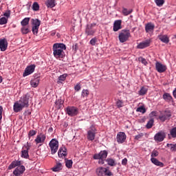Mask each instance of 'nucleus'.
Instances as JSON below:
<instances>
[{
    "instance_id": "obj_1",
    "label": "nucleus",
    "mask_w": 176,
    "mask_h": 176,
    "mask_svg": "<svg viewBox=\"0 0 176 176\" xmlns=\"http://www.w3.org/2000/svg\"><path fill=\"white\" fill-rule=\"evenodd\" d=\"M29 105V98L25 95L22 96L19 100L14 103L13 111L17 113L18 112L23 111L24 108H28Z\"/></svg>"
},
{
    "instance_id": "obj_2",
    "label": "nucleus",
    "mask_w": 176,
    "mask_h": 176,
    "mask_svg": "<svg viewBox=\"0 0 176 176\" xmlns=\"http://www.w3.org/2000/svg\"><path fill=\"white\" fill-rule=\"evenodd\" d=\"M53 54L56 58H63L65 56L64 50L67 47L63 43H55L53 45Z\"/></svg>"
},
{
    "instance_id": "obj_3",
    "label": "nucleus",
    "mask_w": 176,
    "mask_h": 176,
    "mask_svg": "<svg viewBox=\"0 0 176 176\" xmlns=\"http://www.w3.org/2000/svg\"><path fill=\"white\" fill-rule=\"evenodd\" d=\"M131 36V34L130 33V30H122L119 34L118 39L121 43H124V42L129 41V38Z\"/></svg>"
},
{
    "instance_id": "obj_4",
    "label": "nucleus",
    "mask_w": 176,
    "mask_h": 176,
    "mask_svg": "<svg viewBox=\"0 0 176 176\" xmlns=\"http://www.w3.org/2000/svg\"><path fill=\"white\" fill-rule=\"evenodd\" d=\"M96 175L98 176H111L112 172L105 167H98L96 170Z\"/></svg>"
},
{
    "instance_id": "obj_5",
    "label": "nucleus",
    "mask_w": 176,
    "mask_h": 176,
    "mask_svg": "<svg viewBox=\"0 0 176 176\" xmlns=\"http://www.w3.org/2000/svg\"><path fill=\"white\" fill-rule=\"evenodd\" d=\"M41 25V21L38 19H32V31L34 35H38L39 27Z\"/></svg>"
},
{
    "instance_id": "obj_6",
    "label": "nucleus",
    "mask_w": 176,
    "mask_h": 176,
    "mask_svg": "<svg viewBox=\"0 0 176 176\" xmlns=\"http://www.w3.org/2000/svg\"><path fill=\"white\" fill-rule=\"evenodd\" d=\"M49 145L52 155H55L57 153V151H58V141L56 139H52L50 142Z\"/></svg>"
},
{
    "instance_id": "obj_7",
    "label": "nucleus",
    "mask_w": 176,
    "mask_h": 176,
    "mask_svg": "<svg viewBox=\"0 0 176 176\" xmlns=\"http://www.w3.org/2000/svg\"><path fill=\"white\" fill-rule=\"evenodd\" d=\"M97 134V129L94 126H91L87 131V138L89 141H94Z\"/></svg>"
},
{
    "instance_id": "obj_8",
    "label": "nucleus",
    "mask_w": 176,
    "mask_h": 176,
    "mask_svg": "<svg viewBox=\"0 0 176 176\" xmlns=\"http://www.w3.org/2000/svg\"><path fill=\"white\" fill-rule=\"evenodd\" d=\"M66 113L69 116H76L79 113V109L75 107H68L66 108Z\"/></svg>"
},
{
    "instance_id": "obj_9",
    "label": "nucleus",
    "mask_w": 176,
    "mask_h": 176,
    "mask_svg": "<svg viewBox=\"0 0 176 176\" xmlns=\"http://www.w3.org/2000/svg\"><path fill=\"white\" fill-rule=\"evenodd\" d=\"M30 148L31 144L29 143H27L26 145L23 147V150L21 151V157H23V159H28V157H30L28 151H30Z\"/></svg>"
},
{
    "instance_id": "obj_10",
    "label": "nucleus",
    "mask_w": 176,
    "mask_h": 176,
    "mask_svg": "<svg viewBox=\"0 0 176 176\" xmlns=\"http://www.w3.org/2000/svg\"><path fill=\"white\" fill-rule=\"evenodd\" d=\"M35 67H36L35 65L28 66L23 74V76L25 78V76H28V75H31V74H34V72L35 71Z\"/></svg>"
},
{
    "instance_id": "obj_11",
    "label": "nucleus",
    "mask_w": 176,
    "mask_h": 176,
    "mask_svg": "<svg viewBox=\"0 0 176 176\" xmlns=\"http://www.w3.org/2000/svg\"><path fill=\"white\" fill-rule=\"evenodd\" d=\"M25 171V167L24 166H21L16 167V168L13 171V174L15 176H21L24 174Z\"/></svg>"
},
{
    "instance_id": "obj_12",
    "label": "nucleus",
    "mask_w": 176,
    "mask_h": 176,
    "mask_svg": "<svg viewBox=\"0 0 176 176\" xmlns=\"http://www.w3.org/2000/svg\"><path fill=\"white\" fill-rule=\"evenodd\" d=\"M126 133L124 132H119L116 137L117 142H118V144H123V142L126 141Z\"/></svg>"
},
{
    "instance_id": "obj_13",
    "label": "nucleus",
    "mask_w": 176,
    "mask_h": 176,
    "mask_svg": "<svg viewBox=\"0 0 176 176\" xmlns=\"http://www.w3.org/2000/svg\"><path fill=\"white\" fill-rule=\"evenodd\" d=\"M155 68H156L157 72H160V74H162L163 72H165V71L167 69V66L162 64L160 62H156Z\"/></svg>"
},
{
    "instance_id": "obj_14",
    "label": "nucleus",
    "mask_w": 176,
    "mask_h": 176,
    "mask_svg": "<svg viewBox=\"0 0 176 176\" xmlns=\"http://www.w3.org/2000/svg\"><path fill=\"white\" fill-rule=\"evenodd\" d=\"M164 138H166V133L163 131L156 133L154 137V140L157 141V142H162Z\"/></svg>"
},
{
    "instance_id": "obj_15",
    "label": "nucleus",
    "mask_w": 176,
    "mask_h": 176,
    "mask_svg": "<svg viewBox=\"0 0 176 176\" xmlns=\"http://www.w3.org/2000/svg\"><path fill=\"white\" fill-rule=\"evenodd\" d=\"M45 140H46V135L40 133L36 136L34 142H36V145H38V144H43V142H45Z\"/></svg>"
},
{
    "instance_id": "obj_16",
    "label": "nucleus",
    "mask_w": 176,
    "mask_h": 176,
    "mask_svg": "<svg viewBox=\"0 0 176 176\" xmlns=\"http://www.w3.org/2000/svg\"><path fill=\"white\" fill-rule=\"evenodd\" d=\"M168 118H171V112L170 111H165L164 113L159 116V119L161 122H165Z\"/></svg>"
},
{
    "instance_id": "obj_17",
    "label": "nucleus",
    "mask_w": 176,
    "mask_h": 176,
    "mask_svg": "<svg viewBox=\"0 0 176 176\" xmlns=\"http://www.w3.org/2000/svg\"><path fill=\"white\" fill-rule=\"evenodd\" d=\"M107 156H108V152L107 151H102L99 153L95 154L94 159H107Z\"/></svg>"
},
{
    "instance_id": "obj_18",
    "label": "nucleus",
    "mask_w": 176,
    "mask_h": 176,
    "mask_svg": "<svg viewBox=\"0 0 176 176\" xmlns=\"http://www.w3.org/2000/svg\"><path fill=\"white\" fill-rule=\"evenodd\" d=\"M67 155H68L67 148H65V146L60 147L58 151V157H65Z\"/></svg>"
},
{
    "instance_id": "obj_19",
    "label": "nucleus",
    "mask_w": 176,
    "mask_h": 176,
    "mask_svg": "<svg viewBox=\"0 0 176 176\" xmlns=\"http://www.w3.org/2000/svg\"><path fill=\"white\" fill-rule=\"evenodd\" d=\"M149 46H151V40H146L139 43L137 47L138 49H145V47H149Z\"/></svg>"
},
{
    "instance_id": "obj_20",
    "label": "nucleus",
    "mask_w": 176,
    "mask_h": 176,
    "mask_svg": "<svg viewBox=\"0 0 176 176\" xmlns=\"http://www.w3.org/2000/svg\"><path fill=\"white\" fill-rule=\"evenodd\" d=\"M8 49V41L6 39H0V50L1 52H5Z\"/></svg>"
},
{
    "instance_id": "obj_21",
    "label": "nucleus",
    "mask_w": 176,
    "mask_h": 176,
    "mask_svg": "<svg viewBox=\"0 0 176 176\" xmlns=\"http://www.w3.org/2000/svg\"><path fill=\"white\" fill-rule=\"evenodd\" d=\"M119 30H122V21L121 20L116 21L113 24V31L115 32H116L117 31H119Z\"/></svg>"
},
{
    "instance_id": "obj_22",
    "label": "nucleus",
    "mask_w": 176,
    "mask_h": 176,
    "mask_svg": "<svg viewBox=\"0 0 176 176\" xmlns=\"http://www.w3.org/2000/svg\"><path fill=\"white\" fill-rule=\"evenodd\" d=\"M21 166V161L15 160L12 162L8 166V170H12V168H14L15 167Z\"/></svg>"
},
{
    "instance_id": "obj_23",
    "label": "nucleus",
    "mask_w": 176,
    "mask_h": 176,
    "mask_svg": "<svg viewBox=\"0 0 176 176\" xmlns=\"http://www.w3.org/2000/svg\"><path fill=\"white\" fill-rule=\"evenodd\" d=\"M94 25H96V24H91V25L87 26V28L85 30V34H87V35H94V32H96V31H94V30L91 29V27H93Z\"/></svg>"
},
{
    "instance_id": "obj_24",
    "label": "nucleus",
    "mask_w": 176,
    "mask_h": 176,
    "mask_svg": "<svg viewBox=\"0 0 176 176\" xmlns=\"http://www.w3.org/2000/svg\"><path fill=\"white\" fill-rule=\"evenodd\" d=\"M39 78H33L30 80V86H32V87H38V86L39 85Z\"/></svg>"
},
{
    "instance_id": "obj_25",
    "label": "nucleus",
    "mask_w": 176,
    "mask_h": 176,
    "mask_svg": "<svg viewBox=\"0 0 176 176\" xmlns=\"http://www.w3.org/2000/svg\"><path fill=\"white\" fill-rule=\"evenodd\" d=\"M151 163L155 164V166H158L159 167H164V164L158 161V160L155 157H151Z\"/></svg>"
},
{
    "instance_id": "obj_26",
    "label": "nucleus",
    "mask_w": 176,
    "mask_h": 176,
    "mask_svg": "<svg viewBox=\"0 0 176 176\" xmlns=\"http://www.w3.org/2000/svg\"><path fill=\"white\" fill-rule=\"evenodd\" d=\"M146 32H152L155 30V25L149 23L145 26Z\"/></svg>"
},
{
    "instance_id": "obj_27",
    "label": "nucleus",
    "mask_w": 176,
    "mask_h": 176,
    "mask_svg": "<svg viewBox=\"0 0 176 176\" xmlns=\"http://www.w3.org/2000/svg\"><path fill=\"white\" fill-rule=\"evenodd\" d=\"M158 38L160 40L161 42L163 43H168L170 40L168 39V36L167 35L160 34L158 35Z\"/></svg>"
},
{
    "instance_id": "obj_28",
    "label": "nucleus",
    "mask_w": 176,
    "mask_h": 176,
    "mask_svg": "<svg viewBox=\"0 0 176 176\" xmlns=\"http://www.w3.org/2000/svg\"><path fill=\"white\" fill-rule=\"evenodd\" d=\"M63 164L60 162H58L56 164V165L52 168V171H54L55 173H57L58 171H60L62 170Z\"/></svg>"
},
{
    "instance_id": "obj_29",
    "label": "nucleus",
    "mask_w": 176,
    "mask_h": 176,
    "mask_svg": "<svg viewBox=\"0 0 176 176\" xmlns=\"http://www.w3.org/2000/svg\"><path fill=\"white\" fill-rule=\"evenodd\" d=\"M64 104V100H61V99H58L56 102H55V104L56 107L57 109H60V108H63V104Z\"/></svg>"
},
{
    "instance_id": "obj_30",
    "label": "nucleus",
    "mask_w": 176,
    "mask_h": 176,
    "mask_svg": "<svg viewBox=\"0 0 176 176\" xmlns=\"http://www.w3.org/2000/svg\"><path fill=\"white\" fill-rule=\"evenodd\" d=\"M106 162L109 166H116V162L112 158H107Z\"/></svg>"
},
{
    "instance_id": "obj_31",
    "label": "nucleus",
    "mask_w": 176,
    "mask_h": 176,
    "mask_svg": "<svg viewBox=\"0 0 176 176\" xmlns=\"http://www.w3.org/2000/svg\"><path fill=\"white\" fill-rule=\"evenodd\" d=\"M46 5L47 8H54L56 6V0H47Z\"/></svg>"
},
{
    "instance_id": "obj_32",
    "label": "nucleus",
    "mask_w": 176,
    "mask_h": 176,
    "mask_svg": "<svg viewBox=\"0 0 176 176\" xmlns=\"http://www.w3.org/2000/svg\"><path fill=\"white\" fill-rule=\"evenodd\" d=\"M21 24L22 27H27V25H28V24H30V18L26 17L24 19H23L21 22Z\"/></svg>"
},
{
    "instance_id": "obj_33",
    "label": "nucleus",
    "mask_w": 176,
    "mask_h": 176,
    "mask_svg": "<svg viewBox=\"0 0 176 176\" xmlns=\"http://www.w3.org/2000/svg\"><path fill=\"white\" fill-rule=\"evenodd\" d=\"M21 33L23 35H25L30 32V27L28 26H22L21 29Z\"/></svg>"
},
{
    "instance_id": "obj_34",
    "label": "nucleus",
    "mask_w": 176,
    "mask_h": 176,
    "mask_svg": "<svg viewBox=\"0 0 176 176\" xmlns=\"http://www.w3.org/2000/svg\"><path fill=\"white\" fill-rule=\"evenodd\" d=\"M163 98L164 100H165V101H168V102H170V101H173V97L171 96V95H170V94H164L163 96Z\"/></svg>"
},
{
    "instance_id": "obj_35",
    "label": "nucleus",
    "mask_w": 176,
    "mask_h": 176,
    "mask_svg": "<svg viewBox=\"0 0 176 176\" xmlns=\"http://www.w3.org/2000/svg\"><path fill=\"white\" fill-rule=\"evenodd\" d=\"M66 78H67V74L60 75L58 78L57 83L58 85H60V83H63V82H64V80H65Z\"/></svg>"
},
{
    "instance_id": "obj_36",
    "label": "nucleus",
    "mask_w": 176,
    "mask_h": 176,
    "mask_svg": "<svg viewBox=\"0 0 176 176\" xmlns=\"http://www.w3.org/2000/svg\"><path fill=\"white\" fill-rule=\"evenodd\" d=\"M148 93V89L142 87L138 92L139 96H145Z\"/></svg>"
},
{
    "instance_id": "obj_37",
    "label": "nucleus",
    "mask_w": 176,
    "mask_h": 176,
    "mask_svg": "<svg viewBox=\"0 0 176 176\" xmlns=\"http://www.w3.org/2000/svg\"><path fill=\"white\" fill-rule=\"evenodd\" d=\"M133 13V9L127 10L126 8L122 9V14L124 16H129V14H131Z\"/></svg>"
},
{
    "instance_id": "obj_38",
    "label": "nucleus",
    "mask_w": 176,
    "mask_h": 176,
    "mask_svg": "<svg viewBox=\"0 0 176 176\" xmlns=\"http://www.w3.org/2000/svg\"><path fill=\"white\" fill-rule=\"evenodd\" d=\"M168 148H170V150L171 152H176V144H167Z\"/></svg>"
},
{
    "instance_id": "obj_39",
    "label": "nucleus",
    "mask_w": 176,
    "mask_h": 176,
    "mask_svg": "<svg viewBox=\"0 0 176 176\" xmlns=\"http://www.w3.org/2000/svg\"><path fill=\"white\" fill-rule=\"evenodd\" d=\"M32 8L34 12H38V10H39V4L38 2H34Z\"/></svg>"
},
{
    "instance_id": "obj_40",
    "label": "nucleus",
    "mask_w": 176,
    "mask_h": 176,
    "mask_svg": "<svg viewBox=\"0 0 176 176\" xmlns=\"http://www.w3.org/2000/svg\"><path fill=\"white\" fill-rule=\"evenodd\" d=\"M153 119L150 120L146 125V129H152V126H153Z\"/></svg>"
},
{
    "instance_id": "obj_41",
    "label": "nucleus",
    "mask_w": 176,
    "mask_h": 176,
    "mask_svg": "<svg viewBox=\"0 0 176 176\" xmlns=\"http://www.w3.org/2000/svg\"><path fill=\"white\" fill-rule=\"evenodd\" d=\"M157 6L161 7L162 5H164V0H154Z\"/></svg>"
},
{
    "instance_id": "obj_42",
    "label": "nucleus",
    "mask_w": 176,
    "mask_h": 176,
    "mask_svg": "<svg viewBox=\"0 0 176 176\" xmlns=\"http://www.w3.org/2000/svg\"><path fill=\"white\" fill-rule=\"evenodd\" d=\"M65 166L66 167H67V168H71V167H72V160H66Z\"/></svg>"
},
{
    "instance_id": "obj_43",
    "label": "nucleus",
    "mask_w": 176,
    "mask_h": 176,
    "mask_svg": "<svg viewBox=\"0 0 176 176\" xmlns=\"http://www.w3.org/2000/svg\"><path fill=\"white\" fill-rule=\"evenodd\" d=\"M6 23H8V19H6V17H1L0 19V25H3V24H6Z\"/></svg>"
},
{
    "instance_id": "obj_44",
    "label": "nucleus",
    "mask_w": 176,
    "mask_h": 176,
    "mask_svg": "<svg viewBox=\"0 0 176 176\" xmlns=\"http://www.w3.org/2000/svg\"><path fill=\"white\" fill-rule=\"evenodd\" d=\"M136 111H137V112H140L141 113H145V112H146V110H145V107H138L136 109Z\"/></svg>"
},
{
    "instance_id": "obj_45",
    "label": "nucleus",
    "mask_w": 176,
    "mask_h": 176,
    "mask_svg": "<svg viewBox=\"0 0 176 176\" xmlns=\"http://www.w3.org/2000/svg\"><path fill=\"white\" fill-rule=\"evenodd\" d=\"M170 133V135H172L173 138H176V127L172 129Z\"/></svg>"
},
{
    "instance_id": "obj_46",
    "label": "nucleus",
    "mask_w": 176,
    "mask_h": 176,
    "mask_svg": "<svg viewBox=\"0 0 176 176\" xmlns=\"http://www.w3.org/2000/svg\"><path fill=\"white\" fill-rule=\"evenodd\" d=\"M116 105H117L118 108H122V107H123V106H124V104H123V100H118L116 102Z\"/></svg>"
},
{
    "instance_id": "obj_47",
    "label": "nucleus",
    "mask_w": 176,
    "mask_h": 176,
    "mask_svg": "<svg viewBox=\"0 0 176 176\" xmlns=\"http://www.w3.org/2000/svg\"><path fill=\"white\" fill-rule=\"evenodd\" d=\"M138 60L142 64H144V65H146V64H148L146 59H145L144 58L140 57Z\"/></svg>"
},
{
    "instance_id": "obj_48",
    "label": "nucleus",
    "mask_w": 176,
    "mask_h": 176,
    "mask_svg": "<svg viewBox=\"0 0 176 176\" xmlns=\"http://www.w3.org/2000/svg\"><path fill=\"white\" fill-rule=\"evenodd\" d=\"M89 96V90L83 89L82 91V97H87Z\"/></svg>"
},
{
    "instance_id": "obj_49",
    "label": "nucleus",
    "mask_w": 176,
    "mask_h": 176,
    "mask_svg": "<svg viewBox=\"0 0 176 176\" xmlns=\"http://www.w3.org/2000/svg\"><path fill=\"white\" fill-rule=\"evenodd\" d=\"M151 157H157V156H159V152L157 151H153L151 155Z\"/></svg>"
},
{
    "instance_id": "obj_50",
    "label": "nucleus",
    "mask_w": 176,
    "mask_h": 176,
    "mask_svg": "<svg viewBox=\"0 0 176 176\" xmlns=\"http://www.w3.org/2000/svg\"><path fill=\"white\" fill-rule=\"evenodd\" d=\"M36 134V131L34 130H31L28 133V137H34Z\"/></svg>"
},
{
    "instance_id": "obj_51",
    "label": "nucleus",
    "mask_w": 176,
    "mask_h": 176,
    "mask_svg": "<svg viewBox=\"0 0 176 176\" xmlns=\"http://www.w3.org/2000/svg\"><path fill=\"white\" fill-rule=\"evenodd\" d=\"M82 89V87L80 85V83H78L75 87H74V90L75 91H79Z\"/></svg>"
},
{
    "instance_id": "obj_52",
    "label": "nucleus",
    "mask_w": 176,
    "mask_h": 176,
    "mask_svg": "<svg viewBox=\"0 0 176 176\" xmlns=\"http://www.w3.org/2000/svg\"><path fill=\"white\" fill-rule=\"evenodd\" d=\"M96 42H97V38H92V39L90 41V44H91L92 46H95Z\"/></svg>"
},
{
    "instance_id": "obj_53",
    "label": "nucleus",
    "mask_w": 176,
    "mask_h": 176,
    "mask_svg": "<svg viewBox=\"0 0 176 176\" xmlns=\"http://www.w3.org/2000/svg\"><path fill=\"white\" fill-rule=\"evenodd\" d=\"M157 116V113L156 111H152L150 113V117L151 118H153V117Z\"/></svg>"
},
{
    "instance_id": "obj_54",
    "label": "nucleus",
    "mask_w": 176,
    "mask_h": 176,
    "mask_svg": "<svg viewBox=\"0 0 176 176\" xmlns=\"http://www.w3.org/2000/svg\"><path fill=\"white\" fill-rule=\"evenodd\" d=\"M143 135H144L142 133H140L139 135L135 136V140H140V138H142Z\"/></svg>"
},
{
    "instance_id": "obj_55",
    "label": "nucleus",
    "mask_w": 176,
    "mask_h": 176,
    "mask_svg": "<svg viewBox=\"0 0 176 176\" xmlns=\"http://www.w3.org/2000/svg\"><path fill=\"white\" fill-rule=\"evenodd\" d=\"M98 164H104V160H105V159L104 158H98Z\"/></svg>"
},
{
    "instance_id": "obj_56",
    "label": "nucleus",
    "mask_w": 176,
    "mask_h": 176,
    "mask_svg": "<svg viewBox=\"0 0 176 176\" xmlns=\"http://www.w3.org/2000/svg\"><path fill=\"white\" fill-rule=\"evenodd\" d=\"M122 164H123L124 166H126V164H127V159H124L122 161Z\"/></svg>"
},
{
    "instance_id": "obj_57",
    "label": "nucleus",
    "mask_w": 176,
    "mask_h": 176,
    "mask_svg": "<svg viewBox=\"0 0 176 176\" xmlns=\"http://www.w3.org/2000/svg\"><path fill=\"white\" fill-rule=\"evenodd\" d=\"M3 108H2L1 106H0V120H1L2 119V111H3Z\"/></svg>"
},
{
    "instance_id": "obj_58",
    "label": "nucleus",
    "mask_w": 176,
    "mask_h": 176,
    "mask_svg": "<svg viewBox=\"0 0 176 176\" xmlns=\"http://www.w3.org/2000/svg\"><path fill=\"white\" fill-rule=\"evenodd\" d=\"M4 16H5L6 17H9V16H10V12H5V13H4Z\"/></svg>"
},
{
    "instance_id": "obj_59",
    "label": "nucleus",
    "mask_w": 176,
    "mask_h": 176,
    "mask_svg": "<svg viewBox=\"0 0 176 176\" xmlns=\"http://www.w3.org/2000/svg\"><path fill=\"white\" fill-rule=\"evenodd\" d=\"M51 35H52V36H54V35H56V32H52Z\"/></svg>"
},
{
    "instance_id": "obj_60",
    "label": "nucleus",
    "mask_w": 176,
    "mask_h": 176,
    "mask_svg": "<svg viewBox=\"0 0 176 176\" xmlns=\"http://www.w3.org/2000/svg\"><path fill=\"white\" fill-rule=\"evenodd\" d=\"M2 80H3L2 76H0V83H2Z\"/></svg>"
}]
</instances>
